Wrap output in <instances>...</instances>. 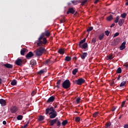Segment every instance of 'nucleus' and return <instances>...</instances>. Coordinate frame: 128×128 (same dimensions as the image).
<instances>
[{
    "instance_id": "57",
    "label": "nucleus",
    "mask_w": 128,
    "mask_h": 128,
    "mask_svg": "<svg viewBox=\"0 0 128 128\" xmlns=\"http://www.w3.org/2000/svg\"><path fill=\"white\" fill-rule=\"evenodd\" d=\"M73 60H78V58H76V56H74V57L73 58Z\"/></svg>"
},
{
    "instance_id": "46",
    "label": "nucleus",
    "mask_w": 128,
    "mask_h": 128,
    "mask_svg": "<svg viewBox=\"0 0 128 128\" xmlns=\"http://www.w3.org/2000/svg\"><path fill=\"white\" fill-rule=\"evenodd\" d=\"M36 94V90H33L32 93H31V95L32 96H34V94Z\"/></svg>"
},
{
    "instance_id": "41",
    "label": "nucleus",
    "mask_w": 128,
    "mask_h": 128,
    "mask_svg": "<svg viewBox=\"0 0 128 128\" xmlns=\"http://www.w3.org/2000/svg\"><path fill=\"white\" fill-rule=\"evenodd\" d=\"M98 112H96L93 114V118H96L98 116Z\"/></svg>"
},
{
    "instance_id": "1",
    "label": "nucleus",
    "mask_w": 128,
    "mask_h": 128,
    "mask_svg": "<svg viewBox=\"0 0 128 128\" xmlns=\"http://www.w3.org/2000/svg\"><path fill=\"white\" fill-rule=\"evenodd\" d=\"M50 36V30H46L44 32H42L37 40V46H42V44L46 46L48 43V40H46V38L44 37L46 36L47 38H48Z\"/></svg>"
},
{
    "instance_id": "48",
    "label": "nucleus",
    "mask_w": 128,
    "mask_h": 128,
    "mask_svg": "<svg viewBox=\"0 0 128 128\" xmlns=\"http://www.w3.org/2000/svg\"><path fill=\"white\" fill-rule=\"evenodd\" d=\"M124 104H126V101H123L121 105L122 108H124Z\"/></svg>"
},
{
    "instance_id": "32",
    "label": "nucleus",
    "mask_w": 128,
    "mask_h": 128,
    "mask_svg": "<svg viewBox=\"0 0 128 128\" xmlns=\"http://www.w3.org/2000/svg\"><path fill=\"white\" fill-rule=\"evenodd\" d=\"M72 60V58L68 56H66L65 58V60L66 62H70Z\"/></svg>"
},
{
    "instance_id": "58",
    "label": "nucleus",
    "mask_w": 128,
    "mask_h": 128,
    "mask_svg": "<svg viewBox=\"0 0 128 128\" xmlns=\"http://www.w3.org/2000/svg\"><path fill=\"white\" fill-rule=\"evenodd\" d=\"M124 66L126 67V68H128V64H126L124 65Z\"/></svg>"
},
{
    "instance_id": "19",
    "label": "nucleus",
    "mask_w": 128,
    "mask_h": 128,
    "mask_svg": "<svg viewBox=\"0 0 128 128\" xmlns=\"http://www.w3.org/2000/svg\"><path fill=\"white\" fill-rule=\"evenodd\" d=\"M124 19H120L118 21V24L120 26H122V24H124Z\"/></svg>"
},
{
    "instance_id": "39",
    "label": "nucleus",
    "mask_w": 128,
    "mask_h": 128,
    "mask_svg": "<svg viewBox=\"0 0 128 128\" xmlns=\"http://www.w3.org/2000/svg\"><path fill=\"white\" fill-rule=\"evenodd\" d=\"M121 17H122V18H126V14L123 13L121 14Z\"/></svg>"
},
{
    "instance_id": "20",
    "label": "nucleus",
    "mask_w": 128,
    "mask_h": 128,
    "mask_svg": "<svg viewBox=\"0 0 128 128\" xmlns=\"http://www.w3.org/2000/svg\"><path fill=\"white\" fill-rule=\"evenodd\" d=\"M79 46L82 49L84 48V50H86V48H88V43L85 42L82 45H81L80 46Z\"/></svg>"
},
{
    "instance_id": "9",
    "label": "nucleus",
    "mask_w": 128,
    "mask_h": 128,
    "mask_svg": "<svg viewBox=\"0 0 128 128\" xmlns=\"http://www.w3.org/2000/svg\"><path fill=\"white\" fill-rule=\"evenodd\" d=\"M5 66V68H12V65L10 64H3L2 63H0V66Z\"/></svg>"
},
{
    "instance_id": "43",
    "label": "nucleus",
    "mask_w": 128,
    "mask_h": 128,
    "mask_svg": "<svg viewBox=\"0 0 128 128\" xmlns=\"http://www.w3.org/2000/svg\"><path fill=\"white\" fill-rule=\"evenodd\" d=\"M110 32L108 30H106L104 31V34L106 36H110Z\"/></svg>"
},
{
    "instance_id": "33",
    "label": "nucleus",
    "mask_w": 128,
    "mask_h": 128,
    "mask_svg": "<svg viewBox=\"0 0 128 128\" xmlns=\"http://www.w3.org/2000/svg\"><path fill=\"white\" fill-rule=\"evenodd\" d=\"M78 68H75L74 69L72 72V74H74V76H75V74H76V72H78Z\"/></svg>"
},
{
    "instance_id": "26",
    "label": "nucleus",
    "mask_w": 128,
    "mask_h": 128,
    "mask_svg": "<svg viewBox=\"0 0 128 128\" xmlns=\"http://www.w3.org/2000/svg\"><path fill=\"white\" fill-rule=\"evenodd\" d=\"M58 52L60 54H64V49L60 48L58 50Z\"/></svg>"
},
{
    "instance_id": "11",
    "label": "nucleus",
    "mask_w": 128,
    "mask_h": 128,
    "mask_svg": "<svg viewBox=\"0 0 128 128\" xmlns=\"http://www.w3.org/2000/svg\"><path fill=\"white\" fill-rule=\"evenodd\" d=\"M56 99L54 96H51L46 101L47 104H50V102H52L54 100Z\"/></svg>"
},
{
    "instance_id": "13",
    "label": "nucleus",
    "mask_w": 128,
    "mask_h": 128,
    "mask_svg": "<svg viewBox=\"0 0 128 128\" xmlns=\"http://www.w3.org/2000/svg\"><path fill=\"white\" fill-rule=\"evenodd\" d=\"M0 104L2 106H4L6 104V101L4 99H0Z\"/></svg>"
},
{
    "instance_id": "60",
    "label": "nucleus",
    "mask_w": 128,
    "mask_h": 128,
    "mask_svg": "<svg viewBox=\"0 0 128 128\" xmlns=\"http://www.w3.org/2000/svg\"><path fill=\"white\" fill-rule=\"evenodd\" d=\"M28 126V124H25L23 126V128H26Z\"/></svg>"
},
{
    "instance_id": "22",
    "label": "nucleus",
    "mask_w": 128,
    "mask_h": 128,
    "mask_svg": "<svg viewBox=\"0 0 128 128\" xmlns=\"http://www.w3.org/2000/svg\"><path fill=\"white\" fill-rule=\"evenodd\" d=\"M71 2L74 6H76V4H78L80 2V0H74Z\"/></svg>"
},
{
    "instance_id": "59",
    "label": "nucleus",
    "mask_w": 128,
    "mask_h": 128,
    "mask_svg": "<svg viewBox=\"0 0 128 128\" xmlns=\"http://www.w3.org/2000/svg\"><path fill=\"white\" fill-rule=\"evenodd\" d=\"M3 124H6V120L3 121L2 122Z\"/></svg>"
},
{
    "instance_id": "28",
    "label": "nucleus",
    "mask_w": 128,
    "mask_h": 128,
    "mask_svg": "<svg viewBox=\"0 0 128 128\" xmlns=\"http://www.w3.org/2000/svg\"><path fill=\"white\" fill-rule=\"evenodd\" d=\"M86 38H84L83 40H81L79 43V46H80L84 42H86Z\"/></svg>"
},
{
    "instance_id": "12",
    "label": "nucleus",
    "mask_w": 128,
    "mask_h": 128,
    "mask_svg": "<svg viewBox=\"0 0 128 128\" xmlns=\"http://www.w3.org/2000/svg\"><path fill=\"white\" fill-rule=\"evenodd\" d=\"M47 70H46V68H44V69H42L40 70H39L38 72V74H39V76H42V74H44V72H46Z\"/></svg>"
},
{
    "instance_id": "4",
    "label": "nucleus",
    "mask_w": 128,
    "mask_h": 128,
    "mask_svg": "<svg viewBox=\"0 0 128 128\" xmlns=\"http://www.w3.org/2000/svg\"><path fill=\"white\" fill-rule=\"evenodd\" d=\"M49 122L50 126H54V124H56V126L60 128L62 126V122H60V120H58V118H56L55 119L50 120Z\"/></svg>"
},
{
    "instance_id": "23",
    "label": "nucleus",
    "mask_w": 128,
    "mask_h": 128,
    "mask_svg": "<svg viewBox=\"0 0 128 128\" xmlns=\"http://www.w3.org/2000/svg\"><path fill=\"white\" fill-rule=\"evenodd\" d=\"M68 120H64L62 121L61 124H62V126H66V124H68Z\"/></svg>"
},
{
    "instance_id": "15",
    "label": "nucleus",
    "mask_w": 128,
    "mask_h": 128,
    "mask_svg": "<svg viewBox=\"0 0 128 128\" xmlns=\"http://www.w3.org/2000/svg\"><path fill=\"white\" fill-rule=\"evenodd\" d=\"M124 48H126V42H123L120 47V50H123Z\"/></svg>"
},
{
    "instance_id": "42",
    "label": "nucleus",
    "mask_w": 128,
    "mask_h": 128,
    "mask_svg": "<svg viewBox=\"0 0 128 128\" xmlns=\"http://www.w3.org/2000/svg\"><path fill=\"white\" fill-rule=\"evenodd\" d=\"M88 2V0H84L82 2L81 6H84Z\"/></svg>"
},
{
    "instance_id": "52",
    "label": "nucleus",
    "mask_w": 128,
    "mask_h": 128,
    "mask_svg": "<svg viewBox=\"0 0 128 128\" xmlns=\"http://www.w3.org/2000/svg\"><path fill=\"white\" fill-rule=\"evenodd\" d=\"M124 128H128V124H124Z\"/></svg>"
},
{
    "instance_id": "25",
    "label": "nucleus",
    "mask_w": 128,
    "mask_h": 128,
    "mask_svg": "<svg viewBox=\"0 0 128 128\" xmlns=\"http://www.w3.org/2000/svg\"><path fill=\"white\" fill-rule=\"evenodd\" d=\"M26 52V49L25 48H22L20 50V54H22V56H24V53Z\"/></svg>"
},
{
    "instance_id": "8",
    "label": "nucleus",
    "mask_w": 128,
    "mask_h": 128,
    "mask_svg": "<svg viewBox=\"0 0 128 128\" xmlns=\"http://www.w3.org/2000/svg\"><path fill=\"white\" fill-rule=\"evenodd\" d=\"M74 12H76V10H74L73 8H68L66 14H74Z\"/></svg>"
},
{
    "instance_id": "63",
    "label": "nucleus",
    "mask_w": 128,
    "mask_h": 128,
    "mask_svg": "<svg viewBox=\"0 0 128 128\" xmlns=\"http://www.w3.org/2000/svg\"><path fill=\"white\" fill-rule=\"evenodd\" d=\"M125 6H128V1L126 2Z\"/></svg>"
},
{
    "instance_id": "10",
    "label": "nucleus",
    "mask_w": 128,
    "mask_h": 128,
    "mask_svg": "<svg viewBox=\"0 0 128 128\" xmlns=\"http://www.w3.org/2000/svg\"><path fill=\"white\" fill-rule=\"evenodd\" d=\"M34 56V54L32 52H30L28 54H27L26 56L28 60H30V58H32Z\"/></svg>"
},
{
    "instance_id": "6",
    "label": "nucleus",
    "mask_w": 128,
    "mask_h": 128,
    "mask_svg": "<svg viewBox=\"0 0 128 128\" xmlns=\"http://www.w3.org/2000/svg\"><path fill=\"white\" fill-rule=\"evenodd\" d=\"M86 80L82 78H80L73 81L74 84H78V86H82V84H84Z\"/></svg>"
},
{
    "instance_id": "5",
    "label": "nucleus",
    "mask_w": 128,
    "mask_h": 128,
    "mask_svg": "<svg viewBox=\"0 0 128 128\" xmlns=\"http://www.w3.org/2000/svg\"><path fill=\"white\" fill-rule=\"evenodd\" d=\"M62 87L65 90H68L69 88H70V82L69 80H65L62 84Z\"/></svg>"
},
{
    "instance_id": "14",
    "label": "nucleus",
    "mask_w": 128,
    "mask_h": 128,
    "mask_svg": "<svg viewBox=\"0 0 128 128\" xmlns=\"http://www.w3.org/2000/svg\"><path fill=\"white\" fill-rule=\"evenodd\" d=\"M10 112H12V114L16 112H18V108L16 106H12L11 108Z\"/></svg>"
},
{
    "instance_id": "51",
    "label": "nucleus",
    "mask_w": 128,
    "mask_h": 128,
    "mask_svg": "<svg viewBox=\"0 0 128 128\" xmlns=\"http://www.w3.org/2000/svg\"><path fill=\"white\" fill-rule=\"evenodd\" d=\"M66 22V20H64V19L60 20V22L61 24H62V23L64 22Z\"/></svg>"
},
{
    "instance_id": "30",
    "label": "nucleus",
    "mask_w": 128,
    "mask_h": 128,
    "mask_svg": "<svg viewBox=\"0 0 128 128\" xmlns=\"http://www.w3.org/2000/svg\"><path fill=\"white\" fill-rule=\"evenodd\" d=\"M112 15H110V16H108L106 18V20L108 22H110V20H112Z\"/></svg>"
},
{
    "instance_id": "18",
    "label": "nucleus",
    "mask_w": 128,
    "mask_h": 128,
    "mask_svg": "<svg viewBox=\"0 0 128 128\" xmlns=\"http://www.w3.org/2000/svg\"><path fill=\"white\" fill-rule=\"evenodd\" d=\"M60 84H62V80H58L56 83V88H60Z\"/></svg>"
},
{
    "instance_id": "45",
    "label": "nucleus",
    "mask_w": 128,
    "mask_h": 128,
    "mask_svg": "<svg viewBox=\"0 0 128 128\" xmlns=\"http://www.w3.org/2000/svg\"><path fill=\"white\" fill-rule=\"evenodd\" d=\"M92 44H96V38H93L92 40Z\"/></svg>"
},
{
    "instance_id": "16",
    "label": "nucleus",
    "mask_w": 128,
    "mask_h": 128,
    "mask_svg": "<svg viewBox=\"0 0 128 128\" xmlns=\"http://www.w3.org/2000/svg\"><path fill=\"white\" fill-rule=\"evenodd\" d=\"M104 32L100 34L98 36V38L100 40H102L104 39Z\"/></svg>"
},
{
    "instance_id": "38",
    "label": "nucleus",
    "mask_w": 128,
    "mask_h": 128,
    "mask_svg": "<svg viewBox=\"0 0 128 128\" xmlns=\"http://www.w3.org/2000/svg\"><path fill=\"white\" fill-rule=\"evenodd\" d=\"M117 74H122V68H118L116 70Z\"/></svg>"
},
{
    "instance_id": "2",
    "label": "nucleus",
    "mask_w": 128,
    "mask_h": 128,
    "mask_svg": "<svg viewBox=\"0 0 128 128\" xmlns=\"http://www.w3.org/2000/svg\"><path fill=\"white\" fill-rule=\"evenodd\" d=\"M46 114H48L50 116V118L52 120L56 118V116H58V112L54 110V107L52 106L46 108Z\"/></svg>"
},
{
    "instance_id": "35",
    "label": "nucleus",
    "mask_w": 128,
    "mask_h": 128,
    "mask_svg": "<svg viewBox=\"0 0 128 128\" xmlns=\"http://www.w3.org/2000/svg\"><path fill=\"white\" fill-rule=\"evenodd\" d=\"M22 118H24L22 116L19 115L17 116L16 118L18 120H22Z\"/></svg>"
},
{
    "instance_id": "54",
    "label": "nucleus",
    "mask_w": 128,
    "mask_h": 128,
    "mask_svg": "<svg viewBox=\"0 0 128 128\" xmlns=\"http://www.w3.org/2000/svg\"><path fill=\"white\" fill-rule=\"evenodd\" d=\"M114 26H116V24H115L114 23V24H112L110 26V28H114Z\"/></svg>"
},
{
    "instance_id": "17",
    "label": "nucleus",
    "mask_w": 128,
    "mask_h": 128,
    "mask_svg": "<svg viewBox=\"0 0 128 128\" xmlns=\"http://www.w3.org/2000/svg\"><path fill=\"white\" fill-rule=\"evenodd\" d=\"M86 56H88L87 52H84L82 55H80V58L82 60H84Z\"/></svg>"
},
{
    "instance_id": "21",
    "label": "nucleus",
    "mask_w": 128,
    "mask_h": 128,
    "mask_svg": "<svg viewBox=\"0 0 128 128\" xmlns=\"http://www.w3.org/2000/svg\"><path fill=\"white\" fill-rule=\"evenodd\" d=\"M30 64L33 66H34L36 64V62L34 60H32L30 62Z\"/></svg>"
},
{
    "instance_id": "49",
    "label": "nucleus",
    "mask_w": 128,
    "mask_h": 128,
    "mask_svg": "<svg viewBox=\"0 0 128 128\" xmlns=\"http://www.w3.org/2000/svg\"><path fill=\"white\" fill-rule=\"evenodd\" d=\"M119 35H120V33H118V32H117L114 34V38H116V36H119Z\"/></svg>"
},
{
    "instance_id": "7",
    "label": "nucleus",
    "mask_w": 128,
    "mask_h": 128,
    "mask_svg": "<svg viewBox=\"0 0 128 128\" xmlns=\"http://www.w3.org/2000/svg\"><path fill=\"white\" fill-rule=\"evenodd\" d=\"M22 60L18 58L16 60V64L17 66H22Z\"/></svg>"
},
{
    "instance_id": "56",
    "label": "nucleus",
    "mask_w": 128,
    "mask_h": 128,
    "mask_svg": "<svg viewBox=\"0 0 128 128\" xmlns=\"http://www.w3.org/2000/svg\"><path fill=\"white\" fill-rule=\"evenodd\" d=\"M120 76L118 75V77L117 78V80H120Z\"/></svg>"
},
{
    "instance_id": "53",
    "label": "nucleus",
    "mask_w": 128,
    "mask_h": 128,
    "mask_svg": "<svg viewBox=\"0 0 128 128\" xmlns=\"http://www.w3.org/2000/svg\"><path fill=\"white\" fill-rule=\"evenodd\" d=\"M118 40H120L119 38H116V39H114V40H113V42H118Z\"/></svg>"
},
{
    "instance_id": "47",
    "label": "nucleus",
    "mask_w": 128,
    "mask_h": 128,
    "mask_svg": "<svg viewBox=\"0 0 128 128\" xmlns=\"http://www.w3.org/2000/svg\"><path fill=\"white\" fill-rule=\"evenodd\" d=\"M80 98H78L76 99V102L77 104H80Z\"/></svg>"
},
{
    "instance_id": "64",
    "label": "nucleus",
    "mask_w": 128,
    "mask_h": 128,
    "mask_svg": "<svg viewBox=\"0 0 128 128\" xmlns=\"http://www.w3.org/2000/svg\"><path fill=\"white\" fill-rule=\"evenodd\" d=\"M68 6H70V4H70V2H68Z\"/></svg>"
},
{
    "instance_id": "27",
    "label": "nucleus",
    "mask_w": 128,
    "mask_h": 128,
    "mask_svg": "<svg viewBox=\"0 0 128 128\" xmlns=\"http://www.w3.org/2000/svg\"><path fill=\"white\" fill-rule=\"evenodd\" d=\"M44 120V116H39V118H38V120H39V122H42Z\"/></svg>"
},
{
    "instance_id": "31",
    "label": "nucleus",
    "mask_w": 128,
    "mask_h": 128,
    "mask_svg": "<svg viewBox=\"0 0 128 128\" xmlns=\"http://www.w3.org/2000/svg\"><path fill=\"white\" fill-rule=\"evenodd\" d=\"M106 126V128H110V126H112V123L110 122H106L105 124Z\"/></svg>"
},
{
    "instance_id": "3",
    "label": "nucleus",
    "mask_w": 128,
    "mask_h": 128,
    "mask_svg": "<svg viewBox=\"0 0 128 128\" xmlns=\"http://www.w3.org/2000/svg\"><path fill=\"white\" fill-rule=\"evenodd\" d=\"M43 45L40 46L38 48L34 51V54L36 56H42L44 54V52H46V50L44 47L42 46Z\"/></svg>"
},
{
    "instance_id": "34",
    "label": "nucleus",
    "mask_w": 128,
    "mask_h": 128,
    "mask_svg": "<svg viewBox=\"0 0 128 128\" xmlns=\"http://www.w3.org/2000/svg\"><path fill=\"white\" fill-rule=\"evenodd\" d=\"M113 57H112V54H110L108 56H107V60H112Z\"/></svg>"
},
{
    "instance_id": "36",
    "label": "nucleus",
    "mask_w": 128,
    "mask_h": 128,
    "mask_svg": "<svg viewBox=\"0 0 128 128\" xmlns=\"http://www.w3.org/2000/svg\"><path fill=\"white\" fill-rule=\"evenodd\" d=\"M118 20H120V18L118 16H117L114 20V22L116 24H118Z\"/></svg>"
},
{
    "instance_id": "61",
    "label": "nucleus",
    "mask_w": 128,
    "mask_h": 128,
    "mask_svg": "<svg viewBox=\"0 0 128 128\" xmlns=\"http://www.w3.org/2000/svg\"><path fill=\"white\" fill-rule=\"evenodd\" d=\"M114 84V82H112L110 84V86H113Z\"/></svg>"
},
{
    "instance_id": "50",
    "label": "nucleus",
    "mask_w": 128,
    "mask_h": 128,
    "mask_svg": "<svg viewBox=\"0 0 128 128\" xmlns=\"http://www.w3.org/2000/svg\"><path fill=\"white\" fill-rule=\"evenodd\" d=\"M116 106H114L112 108V112H114V110H116Z\"/></svg>"
},
{
    "instance_id": "29",
    "label": "nucleus",
    "mask_w": 128,
    "mask_h": 128,
    "mask_svg": "<svg viewBox=\"0 0 128 128\" xmlns=\"http://www.w3.org/2000/svg\"><path fill=\"white\" fill-rule=\"evenodd\" d=\"M16 80H13L10 83V84L12 86H16Z\"/></svg>"
},
{
    "instance_id": "40",
    "label": "nucleus",
    "mask_w": 128,
    "mask_h": 128,
    "mask_svg": "<svg viewBox=\"0 0 128 128\" xmlns=\"http://www.w3.org/2000/svg\"><path fill=\"white\" fill-rule=\"evenodd\" d=\"M94 30V27L90 26L88 29H87L88 32H92Z\"/></svg>"
},
{
    "instance_id": "55",
    "label": "nucleus",
    "mask_w": 128,
    "mask_h": 128,
    "mask_svg": "<svg viewBox=\"0 0 128 128\" xmlns=\"http://www.w3.org/2000/svg\"><path fill=\"white\" fill-rule=\"evenodd\" d=\"M98 2H100V0H96L94 2V4H98Z\"/></svg>"
},
{
    "instance_id": "24",
    "label": "nucleus",
    "mask_w": 128,
    "mask_h": 128,
    "mask_svg": "<svg viewBox=\"0 0 128 128\" xmlns=\"http://www.w3.org/2000/svg\"><path fill=\"white\" fill-rule=\"evenodd\" d=\"M126 81H123L120 83V88H122V86H126Z\"/></svg>"
},
{
    "instance_id": "62",
    "label": "nucleus",
    "mask_w": 128,
    "mask_h": 128,
    "mask_svg": "<svg viewBox=\"0 0 128 128\" xmlns=\"http://www.w3.org/2000/svg\"><path fill=\"white\" fill-rule=\"evenodd\" d=\"M26 124H27V126H28V124H30V120H28V122Z\"/></svg>"
},
{
    "instance_id": "37",
    "label": "nucleus",
    "mask_w": 128,
    "mask_h": 128,
    "mask_svg": "<svg viewBox=\"0 0 128 128\" xmlns=\"http://www.w3.org/2000/svg\"><path fill=\"white\" fill-rule=\"evenodd\" d=\"M50 62V59H48L45 62H44V64H48Z\"/></svg>"
},
{
    "instance_id": "44",
    "label": "nucleus",
    "mask_w": 128,
    "mask_h": 128,
    "mask_svg": "<svg viewBox=\"0 0 128 128\" xmlns=\"http://www.w3.org/2000/svg\"><path fill=\"white\" fill-rule=\"evenodd\" d=\"M75 120L76 122H80V117H76Z\"/></svg>"
}]
</instances>
